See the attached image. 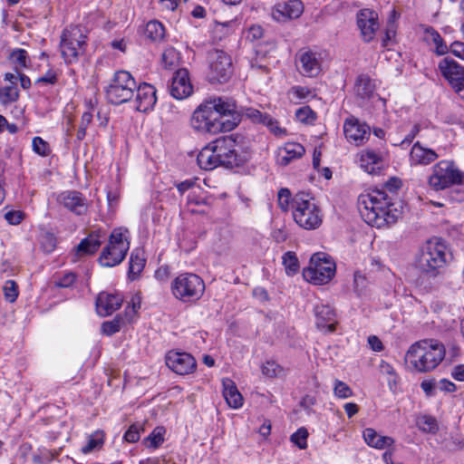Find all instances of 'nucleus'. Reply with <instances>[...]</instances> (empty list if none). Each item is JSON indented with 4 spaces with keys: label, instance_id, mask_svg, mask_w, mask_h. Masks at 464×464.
I'll use <instances>...</instances> for the list:
<instances>
[{
    "label": "nucleus",
    "instance_id": "40",
    "mask_svg": "<svg viewBox=\"0 0 464 464\" xmlns=\"http://www.w3.org/2000/svg\"><path fill=\"white\" fill-rule=\"evenodd\" d=\"M123 323V318L121 315H117L112 321L102 323V332L106 335H112L121 330Z\"/></svg>",
    "mask_w": 464,
    "mask_h": 464
},
{
    "label": "nucleus",
    "instance_id": "17",
    "mask_svg": "<svg viewBox=\"0 0 464 464\" xmlns=\"http://www.w3.org/2000/svg\"><path fill=\"white\" fill-rule=\"evenodd\" d=\"M298 70L307 77L317 76L322 70L321 54L311 50H301L298 53Z\"/></svg>",
    "mask_w": 464,
    "mask_h": 464
},
{
    "label": "nucleus",
    "instance_id": "24",
    "mask_svg": "<svg viewBox=\"0 0 464 464\" xmlns=\"http://www.w3.org/2000/svg\"><path fill=\"white\" fill-rule=\"evenodd\" d=\"M106 235L101 230L91 232L87 237L81 240L76 247L78 256L93 255L105 241Z\"/></svg>",
    "mask_w": 464,
    "mask_h": 464
},
{
    "label": "nucleus",
    "instance_id": "37",
    "mask_svg": "<svg viewBox=\"0 0 464 464\" xmlns=\"http://www.w3.org/2000/svg\"><path fill=\"white\" fill-rule=\"evenodd\" d=\"M9 60L15 64V69L18 72L20 68L27 67L28 54L24 49H14L9 54Z\"/></svg>",
    "mask_w": 464,
    "mask_h": 464
},
{
    "label": "nucleus",
    "instance_id": "63",
    "mask_svg": "<svg viewBox=\"0 0 464 464\" xmlns=\"http://www.w3.org/2000/svg\"><path fill=\"white\" fill-rule=\"evenodd\" d=\"M272 237L274 238V240L277 243H282V242H285L287 238V234L285 230L283 229H275L272 233Z\"/></svg>",
    "mask_w": 464,
    "mask_h": 464
},
{
    "label": "nucleus",
    "instance_id": "11",
    "mask_svg": "<svg viewBox=\"0 0 464 464\" xmlns=\"http://www.w3.org/2000/svg\"><path fill=\"white\" fill-rule=\"evenodd\" d=\"M204 289L203 280L195 274H181L172 283L173 295L183 301L199 299Z\"/></svg>",
    "mask_w": 464,
    "mask_h": 464
},
{
    "label": "nucleus",
    "instance_id": "44",
    "mask_svg": "<svg viewBox=\"0 0 464 464\" xmlns=\"http://www.w3.org/2000/svg\"><path fill=\"white\" fill-rule=\"evenodd\" d=\"M418 426L424 432L435 433L438 430L437 420L430 416L420 418Z\"/></svg>",
    "mask_w": 464,
    "mask_h": 464
},
{
    "label": "nucleus",
    "instance_id": "51",
    "mask_svg": "<svg viewBox=\"0 0 464 464\" xmlns=\"http://www.w3.org/2000/svg\"><path fill=\"white\" fill-rule=\"evenodd\" d=\"M297 120L301 122H309L314 120V112L309 107H302L295 112Z\"/></svg>",
    "mask_w": 464,
    "mask_h": 464
},
{
    "label": "nucleus",
    "instance_id": "15",
    "mask_svg": "<svg viewBox=\"0 0 464 464\" xmlns=\"http://www.w3.org/2000/svg\"><path fill=\"white\" fill-rule=\"evenodd\" d=\"M57 202L77 216L84 215L88 209L86 198L77 190L63 191L57 196Z\"/></svg>",
    "mask_w": 464,
    "mask_h": 464
},
{
    "label": "nucleus",
    "instance_id": "30",
    "mask_svg": "<svg viewBox=\"0 0 464 464\" xmlns=\"http://www.w3.org/2000/svg\"><path fill=\"white\" fill-rule=\"evenodd\" d=\"M197 162L198 167L205 170H212L218 166H220L211 142L199 151L197 157Z\"/></svg>",
    "mask_w": 464,
    "mask_h": 464
},
{
    "label": "nucleus",
    "instance_id": "61",
    "mask_svg": "<svg viewBox=\"0 0 464 464\" xmlns=\"http://www.w3.org/2000/svg\"><path fill=\"white\" fill-rule=\"evenodd\" d=\"M263 28L260 25H253L249 28L248 37L252 40L260 39L263 36Z\"/></svg>",
    "mask_w": 464,
    "mask_h": 464
},
{
    "label": "nucleus",
    "instance_id": "35",
    "mask_svg": "<svg viewBox=\"0 0 464 464\" xmlns=\"http://www.w3.org/2000/svg\"><path fill=\"white\" fill-rule=\"evenodd\" d=\"M165 30L162 24L158 21L149 22L145 28V35L152 41L162 39Z\"/></svg>",
    "mask_w": 464,
    "mask_h": 464
},
{
    "label": "nucleus",
    "instance_id": "20",
    "mask_svg": "<svg viewBox=\"0 0 464 464\" xmlns=\"http://www.w3.org/2000/svg\"><path fill=\"white\" fill-rule=\"evenodd\" d=\"M439 69L452 88L464 81V68L451 58L442 59L439 63Z\"/></svg>",
    "mask_w": 464,
    "mask_h": 464
},
{
    "label": "nucleus",
    "instance_id": "46",
    "mask_svg": "<svg viewBox=\"0 0 464 464\" xmlns=\"http://www.w3.org/2000/svg\"><path fill=\"white\" fill-rule=\"evenodd\" d=\"M334 392L335 396L342 399H346L353 395L351 388L345 382L339 380L335 381Z\"/></svg>",
    "mask_w": 464,
    "mask_h": 464
},
{
    "label": "nucleus",
    "instance_id": "53",
    "mask_svg": "<svg viewBox=\"0 0 464 464\" xmlns=\"http://www.w3.org/2000/svg\"><path fill=\"white\" fill-rule=\"evenodd\" d=\"M41 245L45 252L50 253L55 248L56 239L53 234L46 233L42 237Z\"/></svg>",
    "mask_w": 464,
    "mask_h": 464
},
{
    "label": "nucleus",
    "instance_id": "21",
    "mask_svg": "<svg viewBox=\"0 0 464 464\" xmlns=\"http://www.w3.org/2000/svg\"><path fill=\"white\" fill-rule=\"evenodd\" d=\"M343 131L349 141H353L356 145L362 144L370 136V127L365 123H361L357 119H347L343 124Z\"/></svg>",
    "mask_w": 464,
    "mask_h": 464
},
{
    "label": "nucleus",
    "instance_id": "60",
    "mask_svg": "<svg viewBox=\"0 0 464 464\" xmlns=\"http://www.w3.org/2000/svg\"><path fill=\"white\" fill-rule=\"evenodd\" d=\"M56 81H57L56 74L52 71H48L44 76H42L36 80V83L54 84L56 82Z\"/></svg>",
    "mask_w": 464,
    "mask_h": 464
},
{
    "label": "nucleus",
    "instance_id": "8",
    "mask_svg": "<svg viewBox=\"0 0 464 464\" xmlns=\"http://www.w3.org/2000/svg\"><path fill=\"white\" fill-rule=\"evenodd\" d=\"M137 89L135 79L127 71H118L105 90L107 100L112 104H122L129 102Z\"/></svg>",
    "mask_w": 464,
    "mask_h": 464
},
{
    "label": "nucleus",
    "instance_id": "22",
    "mask_svg": "<svg viewBox=\"0 0 464 464\" xmlns=\"http://www.w3.org/2000/svg\"><path fill=\"white\" fill-rule=\"evenodd\" d=\"M122 297L120 295L102 292L96 299V310L99 315L108 316L118 310L122 304Z\"/></svg>",
    "mask_w": 464,
    "mask_h": 464
},
{
    "label": "nucleus",
    "instance_id": "62",
    "mask_svg": "<svg viewBox=\"0 0 464 464\" xmlns=\"http://www.w3.org/2000/svg\"><path fill=\"white\" fill-rule=\"evenodd\" d=\"M368 343L371 346V348L375 352H380L383 349L382 343L377 336H370L368 338Z\"/></svg>",
    "mask_w": 464,
    "mask_h": 464
},
{
    "label": "nucleus",
    "instance_id": "2",
    "mask_svg": "<svg viewBox=\"0 0 464 464\" xmlns=\"http://www.w3.org/2000/svg\"><path fill=\"white\" fill-rule=\"evenodd\" d=\"M392 202L386 191L375 189L358 198V209L362 219L370 226L382 227L394 224L401 210Z\"/></svg>",
    "mask_w": 464,
    "mask_h": 464
},
{
    "label": "nucleus",
    "instance_id": "19",
    "mask_svg": "<svg viewBox=\"0 0 464 464\" xmlns=\"http://www.w3.org/2000/svg\"><path fill=\"white\" fill-rule=\"evenodd\" d=\"M192 85L189 82L188 72L186 69L178 70L172 77L169 86L170 94L178 100L189 96L192 92Z\"/></svg>",
    "mask_w": 464,
    "mask_h": 464
},
{
    "label": "nucleus",
    "instance_id": "33",
    "mask_svg": "<svg viewBox=\"0 0 464 464\" xmlns=\"http://www.w3.org/2000/svg\"><path fill=\"white\" fill-rule=\"evenodd\" d=\"M146 260L143 257L142 253L136 249L130 254L128 278L133 281L139 277L145 266Z\"/></svg>",
    "mask_w": 464,
    "mask_h": 464
},
{
    "label": "nucleus",
    "instance_id": "64",
    "mask_svg": "<svg viewBox=\"0 0 464 464\" xmlns=\"http://www.w3.org/2000/svg\"><path fill=\"white\" fill-rule=\"evenodd\" d=\"M452 377L459 382L464 381V364H459L452 371Z\"/></svg>",
    "mask_w": 464,
    "mask_h": 464
},
{
    "label": "nucleus",
    "instance_id": "12",
    "mask_svg": "<svg viewBox=\"0 0 464 464\" xmlns=\"http://www.w3.org/2000/svg\"><path fill=\"white\" fill-rule=\"evenodd\" d=\"M208 72L210 82H226L233 73L230 56L222 50L213 49L208 53Z\"/></svg>",
    "mask_w": 464,
    "mask_h": 464
},
{
    "label": "nucleus",
    "instance_id": "57",
    "mask_svg": "<svg viewBox=\"0 0 464 464\" xmlns=\"http://www.w3.org/2000/svg\"><path fill=\"white\" fill-rule=\"evenodd\" d=\"M24 218V214L21 211H8L5 214V218L11 225L19 224Z\"/></svg>",
    "mask_w": 464,
    "mask_h": 464
},
{
    "label": "nucleus",
    "instance_id": "48",
    "mask_svg": "<svg viewBox=\"0 0 464 464\" xmlns=\"http://www.w3.org/2000/svg\"><path fill=\"white\" fill-rule=\"evenodd\" d=\"M281 372L282 368L274 361H267L262 366V373L268 378L276 377Z\"/></svg>",
    "mask_w": 464,
    "mask_h": 464
},
{
    "label": "nucleus",
    "instance_id": "18",
    "mask_svg": "<svg viewBox=\"0 0 464 464\" xmlns=\"http://www.w3.org/2000/svg\"><path fill=\"white\" fill-rule=\"evenodd\" d=\"M316 327L327 334L335 331L337 324L335 311L328 304H318L314 307Z\"/></svg>",
    "mask_w": 464,
    "mask_h": 464
},
{
    "label": "nucleus",
    "instance_id": "55",
    "mask_svg": "<svg viewBox=\"0 0 464 464\" xmlns=\"http://www.w3.org/2000/svg\"><path fill=\"white\" fill-rule=\"evenodd\" d=\"M140 439V425L132 424L124 433V440L128 442H136Z\"/></svg>",
    "mask_w": 464,
    "mask_h": 464
},
{
    "label": "nucleus",
    "instance_id": "59",
    "mask_svg": "<svg viewBox=\"0 0 464 464\" xmlns=\"http://www.w3.org/2000/svg\"><path fill=\"white\" fill-rule=\"evenodd\" d=\"M450 51L457 57L464 60V43L455 41L450 44Z\"/></svg>",
    "mask_w": 464,
    "mask_h": 464
},
{
    "label": "nucleus",
    "instance_id": "26",
    "mask_svg": "<svg viewBox=\"0 0 464 464\" xmlns=\"http://www.w3.org/2000/svg\"><path fill=\"white\" fill-rule=\"evenodd\" d=\"M438 154L430 149L422 147L419 141L413 144L410 152L411 165H429L438 159Z\"/></svg>",
    "mask_w": 464,
    "mask_h": 464
},
{
    "label": "nucleus",
    "instance_id": "29",
    "mask_svg": "<svg viewBox=\"0 0 464 464\" xmlns=\"http://www.w3.org/2000/svg\"><path fill=\"white\" fill-rule=\"evenodd\" d=\"M354 91L359 99L370 100L374 95L375 84L369 75L361 74L355 81Z\"/></svg>",
    "mask_w": 464,
    "mask_h": 464
},
{
    "label": "nucleus",
    "instance_id": "4",
    "mask_svg": "<svg viewBox=\"0 0 464 464\" xmlns=\"http://www.w3.org/2000/svg\"><path fill=\"white\" fill-rule=\"evenodd\" d=\"M446 246L439 239L428 240L420 248L416 266L429 276H436L446 264Z\"/></svg>",
    "mask_w": 464,
    "mask_h": 464
},
{
    "label": "nucleus",
    "instance_id": "28",
    "mask_svg": "<svg viewBox=\"0 0 464 464\" xmlns=\"http://www.w3.org/2000/svg\"><path fill=\"white\" fill-rule=\"evenodd\" d=\"M223 396L227 401V403L234 409H237L243 404V397L241 393L238 392L235 382L227 378L223 379Z\"/></svg>",
    "mask_w": 464,
    "mask_h": 464
},
{
    "label": "nucleus",
    "instance_id": "13",
    "mask_svg": "<svg viewBox=\"0 0 464 464\" xmlns=\"http://www.w3.org/2000/svg\"><path fill=\"white\" fill-rule=\"evenodd\" d=\"M237 135H227L211 142L220 165L233 168L241 164L242 159L237 153Z\"/></svg>",
    "mask_w": 464,
    "mask_h": 464
},
{
    "label": "nucleus",
    "instance_id": "31",
    "mask_svg": "<svg viewBox=\"0 0 464 464\" xmlns=\"http://www.w3.org/2000/svg\"><path fill=\"white\" fill-rule=\"evenodd\" d=\"M363 439L370 447L379 450L392 446L394 442L392 438L382 436L372 428H367L363 430Z\"/></svg>",
    "mask_w": 464,
    "mask_h": 464
},
{
    "label": "nucleus",
    "instance_id": "32",
    "mask_svg": "<svg viewBox=\"0 0 464 464\" xmlns=\"http://www.w3.org/2000/svg\"><path fill=\"white\" fill-rule=\"evenodd\" d=\"M382 161V156L372 150H365L360 157V164L367 173L373 174L380 169L379 165Z\"/></svg>",
    "mask_w": 464,
    "mask_h": 464
},
{
    "label": "nucleus",
    "instance_id": "54",
    "mask_svg": "<svg viewBox=\"0 0 464 464\" xmlns=\"http://www.w3.org/2000/svg\"><path fill=\"white\" fill-rule=\"evenodd\" d=\"M278 197V205L284 211L288 209L289 199L291 197V192L288 188H281L277 194Z\"/></svg>",
    "mask_w": 464,
    "mask_h": 464
},
{
    "label": "nucleus",
    "instance_id": "39",
    "mask_svg": "<svg viewBox=\"0 0 464 464\" xmlns=\"http://www.w3.org/2000/svg\"><path fill=\"white\" fill-rule=\"evenodd\" d=\"M103 444V433L102 431H96L91 435L82 451L84 454L90 453L95 450L101 449Z\"/></svg>",
    "mask_w": 464,
    "mask_h": 464
},
{
    "label": "nucleus",
    "instance_id": "10",
    "mask_svg": "<svg viewBox=\"0 0 464 464\" xmlns=\"http://www.w3.org/2000/svg\"><path fill=\"white\" fill-rule=\"evenodd\" d=\"M130 248V243L121 228L113 229L108 245L102 249L99 262L102 266L112 267L121 264Z\"/></svg>",
    "mask_w": 464,
    "mask_h": 464
},
{
    "label": "nucleus",
    "instance_id": "27",
    "mask_svg": "<svg viewBox=\"0 0 464 464\" xmlns=\"http://www.w3.org/2000/svg\"><path fill=\"white\" fill-rule=\"evenodd\" d=\"M304 151V146L300 143H286L284 148L278 150L277 163L282 166H286L293 160L301 158Z\"/></svg>",
    "mask_w": 464,
    "mask_h": 464
},
{
    "label": "nucleus",
    "instance_id": "50",
    "mask_svg": "<svg viewBox=\"0 0 464 464\" xmlns=\"http://www.w3.org/2000/svg\"><path fill=\"white\" fill-rule=\"evenodd\" d=\"M92 115L90 112H84L82 116L81 124L78 127L76 137L79 140H82L85 137V130L88 124L92 121Z\"/></svg>",
    "mask_w": 464,
    "mask_h": 464
},
{
    "label": "nucleus",
    "instance_id": "41",
    "mask_svg": "<svg viewBox=\"0 0 464 464\" xmlns=\"http://www.w3.org/2000/svg\"><path fill=\"white\" fill-rule=\"evenodd\" d=\"M427 33L430 34L431 37V41L435 44V52L439 55H443L448 53L449 48L440 36V34L435 31L433 28L428 29Z\"/></svg>",
    "mask_w": 464,
    "mask_h": 464
},
{
    "label": "nucleus",
    "instance_id": "7",
    "mask_svg": "<svg viewBox=\"0 0 464 464\" xmlns=\"http://www.w3.org/2000/svg\"><path fill=\"white\" fill-rule=\"evenodd\" d=\"M428 183L431 188L437 191L452 185H463L464 172L456 168L453 161L440 160L433 166Z\"/></svg>",
    "mask_w": 464,
    "mask_h": 464
},
{
    "label": "nucleus",
    "instance_id": "25",
    "mask_svg": "<svg viewBox=\"0 0 464 464\" xmlns=\"http://www.w3.org/2000/svg\"><path fill=\"white\" fill-rule=\"evenodd\" d=\"M304 12V5L300 0H290L288 2L278 4L273 12V16L276 20L281 17L298 18Z\"/></svg>",
    "mask_w": 464,
    "mask_h": 464
},
{
    "label": "nucleus",
    "instance_id": "38",
    "mask_svg": "<svg viewBox=\"0 0 464 464\" xmlns=\"http://www.w3.org/2000/svg\"><path fill=\"white\" fill-rule=\"evenodd\" d=\"M165 430L163 427H157L145 439L144 444L148 448H158L164 440L163 435Z\"/></svg>",
    "mask_w": 464,
    "mask_h": 464
},
{
    "label": "nucleus",
    "instance_id": "56",
    "mask_svg": "<svg viewBox=\"0 0 464 464\" xmlns=\"http://www.w3.org/2000/svg\"><path fill=\"white\" fill-rule=\"evenodd\" d=\"M366 283L367 279L361 272L354 273V288L359 295L366 288Z\"/></svg>",
    "mask_w": 464,
    "mask_h": 464
},
{
    "label": "nucleus",
    "instance_id": "9",
    "mask_svg": "<svg viewBox=\"0 0 464 464\" xmlns=\"http://www.w3.org/2000/svg\"><path fill=\"white\" fill-rule=\"evenodd\" d=\"M334 274L335 264L324 253L314 254L310 258L309 266L303 271L304 279L314 285L328 283Z\"/></svg>",
    "mask_w": 464,
    "mask_h": 464
},
{
    "label": "nucleus",
    "instance_id": "23",
    "mask_svg": "<svg viewBox=\"0 0 464 464\" xmlns=\"http://www.w3.org/2000/svg\"><path fill=\"white\" fill-rule=\"evenodd\" d=\"M136 94V110L146 112L153 108L157 102L156 90L148 83H142L135 90Z\"/></svg>",
    "mask_w": 464,
    "mask_h": 464
},
{
    "label": "nucleus",
    "instance_id": "42",
    "mask_svg": "<svg viewBox=\"0 0 464 464\" xmlns=\"http://www.w3.org/2000/svg\"><path fill=\"white\" fill-rule=\"evenodd\" d=\"M283 264L288 275L295 274L299 269L298 259L295 254L291 251L283 256Z\"/></svg>",
    "mask_w": 464,
    "mask_h": 464
},
{
    "label": "nucleus",
    "instance_id": "43",
    "mask_svg": "<svg viewBox=\"0 0 464 464\" xmlns=\"http://www.w3.org/2000/svg\"><path fill=\"white\" fill-rule=\"evenodd\" d=\"M268 130L276 137H285L287 135V130L279 125V122L273 119L270 115H267V119L263 123Z\"/></svg>",
    "mask_w": 464,
    "mask_h": 464
},
{
    "label": "nucleus",
    "instance_id": "16",
    "mask_svg": "<svg viewBox=\"0 0 464 464\" xmlns=\"http://www.w3.org/2000/svg\"><path fill=\"white\" fill-rule=\"evenodd\" d=\"M357 25L364 42H371L379 28L378 14L371 9H362L357 14Z\"/></svg>",
    "mask_w": 464,
    "mask_h": 464
},
{
    "label": "nucleus",
    "instance_id": "47",
    "mask_svg": "<svg viewBox=\"0 0 464 464\" xmlns=\"http://www.w3.org/2000/svg\"><path fill=\"white\" fill-rule=\"evenodd\" d=\"M5 296L7 301L13 303L16 300L18 295L17 285L13 280H8L3 287Z\"/></svg>",
    "mask_w": 464,
    "mask_h": 464
},
{
    "label": "nucleus",
    "instance_id": "34",
    "mask_svg": "<svg viewBox=\"0 0 464 464\" xmlns=\"http://www.w3.org/2000/svg\"><path fill=\"white\" fill-rule=\"evenodd\" d=\"M242 114L246 116L247 119L251 120L255 123H264L266 119H267L266 113H262L260 111L254 108H237V111L231 115L234 118H237L236 121L238 123V116Z\"/></svg>",
    "mask_w": 464,
    "mask_h": 464
},
{
    "label": "nucleus",
    "instance_id": "45",
    "mask_svg": "<svg viewBox=\"0 0 464 464\" xmlns=\"http://www.w3.org/2000/svg\"><path fill=\"white\" fill-rule=\"evenodd\" d=\"M307 437L308 432L306 429L300 428L291 436V441L294 442L299 449L304 450L307 447Z\"/></svg>",
    "mask_w": 464,
    "mask_h": 464
},
{
    "label": "nucleus",
    "instance_id": "14",
    "mask_svg": "<svg viewBox=\"0 0 464 464\" xmlns=\"http://www.w3.org/2000/svg\"><path fill=\"white\" fill-rule=\"evenodd\" d=\"M166 364L170 370L180 375L189 374L197 367V362L191 354L176 351L167 353Z\"/></svg>",
    "mask_w": 464,
    "mask_h": 464
},
{
    "label": "nucleus",
    "instance_id": "49",
    "mask_svg": "<svg viewBox=\"0 0 464 464\" xmlns=\"http://www.w3.org/2000/svg\"><path fill=\"white\" fill-rule=\"evenodd\" d=\"M32 145L34 151L41 156H47L50 152L48 143L40 137H34Z\"/></svg>",
    "mask_w": 464,
    "mask_h": 464
},
{
    "label": "nucleus",
    "instance_id": "6",
    "mask_svg": "<svg viewBox=\"0 0 464 464\" xmlns=\"http://www.w3.org/2000/svg\"><path fill=\"white\" fill-rule=\"evenodd\" d=\"M86 29L81 25H71L63 31L60 42L62 57L66 63L78 62L86 46Z\"/></svg>",
    "mask_w": 464,
    "mask_h": 464
},
{
    "label": "nucleus",
    "instance_id": "5",
    "mask_svg": "<svg viewBox=\"0 0 464 464\" xmlns=\"http://www.w3.org/2000/svg\"><path fill=\"white\" fill-rule=\"evenodd\" d=\"M292 209L295 221L304 229H315L322 224L320 208L304 192L297 193L292 199Z\"/></svg>",
    "mask_w": 464,
    "mask_h": 464
},
{
    "label": "nucleus",
    "instance_id": "36",
    "mask_svg": "<svg viewBox=\"0 0 464 464\" xmlns=\"http://www.w3.org/2000/svg\"><path fill=\"white\" fill-rule=\"evenodd\" d=\"M19 98V92L15 85H9L0 89V102L4 105L13 103Z\"/></svg>",
    "mask_w": 464,
    "mask_h": 464
},
{
    "label": "nucleus",
    "instance_id": "52",
    "mask_svg": "<svg viewBox=\"0 0 464 464\" xmlns=\"http://www.w3.org/2000/svg\"><path fill=\"white\" fill-rule=\"evenodd\" d=\"M177 56H178V54H177L175 49H173V48L167 49L162 53V63L164 64L165 68H172L177 60Z\"/></svg>",
    "mask_w": 464,
    "mask_h": 464
},
{
    "label": "nucleus",
    "instance_id": "3",
    "mask_svg": "<svg viewBox=\"0 0 464 464\" xmlns=\"http://www.w3.org/2000/svg\"><path fill=\"white\" fill-rule=\"evenodd\" d=\"M444 345L437 341L423 340L413 343L405 355V361L420 372L434 370L445 356Z\"/></svg>",
    "mask_w": 464,
    "mask_h": 464
},
{
    "label": "nucleus",
    "instance_id": "1",
    "mask_svg": "<svg viewBox=\"0 0 464 464\" xmlns=\"http://www.w3.org/2000/svg\"><path fill=\"white\" fill-rule=\"evenodd\" d=\"M237 111V105L234 101L221 97L207 100L193 112L190 119L191 128L202 134H218L232 130L237 126L234 120L224 121V117L234 115Z\"/></svg>",
    "mask_w": 464,
    "mask_h": 464
},
{
    "label": "nucleus",
    "instance_id": "58",
    "mask_svg": "<svg viewBox=\"0 0 464 464\" xmlns=\"http://www.w3.org/2000/svg\"><path fill=\"white\" fill-rule=\"evenodd\" d=\"M75 278L76 276L73 273H67L63 276L55 285L59 287H69L74 283Z\"/></svg>",
    "mask_w": 464,
    "mask_h": 464
}]
</instances>
